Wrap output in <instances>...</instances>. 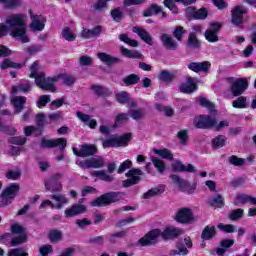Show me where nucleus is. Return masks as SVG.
I'll return each instance as SVG.
<instances>
[{"instance_id": "nucleus-1", "label": "nucleus", "mask_w": 256, "mask_h": 256, "mask_svg": "<svg viewBox=\"0 0 256 256\" xmlns=\"http://www.w3.org/2000/svg\"><path fill=\"white\" fill-rule=\"evenodd\" d=\"M10 33L11 37L20 41V43H29L27 36V15L11 14L6 18L4 24H0V37Z\"/></svg>"}, {"instance_id": "nucleus-2", "label": "nucleus", "mask_w": 256, "mask_h": 256, "mask_svg": "<svg viewBox=\"0 0 256 256\" xmlns=\"http://www.w3.org/2000/svg\"><path fill=\"white\" fill-rule=\"evenodd\" d=\"M29 76L35 78V83L40 89H43L44 91H51V93H55L57 91L55 83L59 81V77L45 78V73L39 72V62L36 61L30 66Z\"/></svg>"}, {"instance_id": "nucleus-3", "label": "nucleus", "mask_w": 256, "mask_h": 256, "mask_svg": "<svg viewBox=\"0 0 256 256\" xmlns=\"http://www.w3.org/2000/svg\"><path fill=\"white\" fill-rule=\"evenodd\" d=\"M11 231L14 235H17L10 242L11 247H17L22 243H27V229L19 223L11 225Z\"/></svg>"}, {"instance_id": "nucleus-4", "label": "nucleus", "mask_w": 256, "mask_h": 256, "mask_svg": "<svg viewBox=\"0 0 256 256\" xmlns=\"http://www.w3.org/2000/svg\"><path fill=\"white\" fill-rule=\"evenodd\" d=\"M131 141V133H127L121 136H112L103 142L104 149L109 147H127Z\"/></svg>"}, {"instance_id": "nucleus-5", "label": "nucleus", "mask_w": 256, "mask_h": 256, "mask_svg": "<svg viewBox=\"0 0 256 256\" xmlns=\"http://www.w3.org/2000/svg\"><path fill=\"white\" fill-rule=\"evenodd\" d=\"M175 221H177V223H182L185 225H189L191 223H195V221H197V219L195 218V215L193 214V210H191V208H180L177 213L176 216L174 217Z\"/></svg>"}, {"instance_id": "nucleus-6", "label": "nucleus", "mask_w": 256, "mask_h": 256, "mask_svg": "<svg viewBox=\"0 0 256 256\" xmlns=\"http://www.w3.org/2000/svg\"><path fill=\"white\" fill-rule=\"evenodd\" d=\"M81 169H102L105 167V159L102 156L87 159L85 161L76 162Z\"/></svg>"}, {"instance_id": "nucleus-7", "label": "nucleus", "mask_w": 256, "mask_h": 256, "mask_svg": "<svg viewBox=\"0 0 256 256\" xmlns=\"http://www.w3.org/2000/svg\"><path fill=\"white\" fill-rule=\"evenodd\" d=\"M17 193H19V184H11L1 194V205H9L15 197H17Z\"/></svg>"}, {"instance_id": "nucleus-8", "label": "nucleus", "mask_w": 256, "mask_h": 256, "mask_svg": "<svg viewBox=\"0 0 256 256\" xmlns=\"http://www.w3.org/2000/svg\"><path fill=\"white\" fill-rule=\"evenodd\" d=\"M249 88V82H247V78H238L234 82H232L230 86V91L233 97H239L247 91Z\"/></svg>"}, {"instance_id": "nucleus-9", "label": "nucleus", "mask_w": 256, "mask_h": 256, "mask_svg": "<svg viewBox=\"0 0 256 256\" xmlns=\"http://www.w3.org/2000/svg\"><path fill=\"white\" fill-rule=\"evenodd\" d=\"M117 201H119V196H117V193H106L92 201L91 205L92 207H105V205H109Z\"/></svg>"}, {"instance_id": "nucleus-10", "label": "nucleus", "mask_w": 256, "mask_h": 256, "mask_svg": "<svg viewBox=\"0 0 256 256\" xmlns=\"http://www.w3.org/2000/svg\"><path fill=\"white\" fill-rule=\"evenodd\" d=\"M31 19L30 31H43L45 29V22L47 21L42 15L33 13V10L28 11Z\"/></svg>"}, {"instance_id": "nucleus-11", "label": "nucleus", "mask_w": 256, "mask_h": 256, "mask_svg": "<svg viewBox=\"0 0 256 256\" xmlns=\"http://www.w3.org/2000/svg\"><path fill=\"white\" fill-rule=\"evenodd\" d=\"M51 199L56 201V204H53V202H51V200H45L41 203L40 209L47 207V205L50 206L52 209H61V207H63V205H67V203H69V200L61 194L52 195Z\"/></svg>"}, {"instance_id": "nucleus-12", "label": "nucleus", "mask_w": 256, "mask_h": 256, "mask_svg": "<svg viewBox=\"0 0 256 256\" xmlns=\"http://www.w3.org/2000/svg\"><path fill=\"white\" fill-rule=\"evenodd\" d=\"M140 175H143V171L141 169H131L126 173L127 180L123 182V187H131L133 185H137L139 181H141Z\"/></svg>"}, {"instance_id": "nucleus-13", "label": "nucleus", "mask_w": 256, "mask_h": 256, "mask_svg": "<svg viewBox=\"0 0 256 256\" xmlns=\"http://www.w3.org/2000/svg\"><path fill=\"white\" fill-rule=\"evenodd\" d=\"M215 118L207 115H200L194 121L197 129H213Z\"/></svg>"}, {"instance_id": "nucleus-14", "label": "nucleus", "mask_w": 256, "mask_h": 256, "mask_svg": "<svg viewBox=\"0 0 256 256\" xmlns=\"http://www.w3.org/2000/svg\"><path fill=\"white\" fill-rule=\"evenodd\" d=\"M221 29V24L212 23L209 28L205 32V39L209 41V43H217L219 41V30Z\"/></svg>"}, {"instance_id": "nucleus-15", "label": "nucleus", "mask_w": 256, "mask_h": 256, "mask_svg": "<svg viewBox=\"0 0 256 256\" xmlns=\"http://www.w3.org/2000/svg\"><path fill=\"white\" fill-rule=\"evenodd\" d=\"M74 155H76L77 157H91L93 155H95V153H97V146L91 144V145H82L80 147V150H78L77 148H73L72 149Z\"/></svg>"}, {"instance_id": "nucleus-16", "label": "nucleus", "mask_w": 256, "mask_h": 256, "mask_svg": "<svg viewBox=\"0 0 256 256\" xmlns=\"http://www.w3.org/2000/svg\"><path fill=\"white\" fill-rule=\"evenodd\" d=\"M40 145L41 147H47L48 149H51L53 147H59V149L63 151V149L67 147V140L65 138H57L51 140L42 139Z\"/></svg>"}, {"instance_id": "nucleus-17", "label": "nucleus", "mask_w": 256, "mask_h": 256, "mask_svg": "<svg viewBox=\"0 0 256 256\" xmlns=\"http://www.w3.org/2000/svg\"><path fill=\"white\" fill-rule=\"evenodd\" d=\"M160 235L161 231L159 229L152 230L139 240V244L142 245V247L153 245V243H157V239H159Z\"/></svg>"}, {"instance_id": "nucleus-18", "label": "nucleus", "mask_w": 256, "mask_h": 256, "mask_svg": "<svg viewBox=\"0 0 256 256\" xmlns=\"http://www.w3.org/2000/svg\"><path fill=\"white\" fill-rule=\"evenodd\" d=\"M232 23L239 27L243 23V16L247 13V8L244 6H235L232 11Z\"/></svg>"}, {"instance_id": "nucleus-19", "label": "nucleus", "mask_w": 256, "mask_h": 256, "mask_svg": "<svg viewBox=\"0 0 256 256\" xmlns=\"http://www.w3.org/2000/svg\"><path fill=\"white\" fill-rule=\"evenodd\" d=\"M87 211V207L83 204H74L70 208H67L64 213L67 219L71 217H77V215H81Z\"/></svg>"}, {"instance_id": "nucleus-20", "label": "nucleus", "mask_w": 256, "mask_h": 256, "mask_svg": "<svg viewBox=\"0 0 256 256\" xmlns=\"http://www.w3.org/2000/svg\"><path fill=\"white\" fill-rule=\"evenodd\" d=\"M179 90L181 93H193V91H197V81L189 77L186 82L179 87Z\"/></svg>"}, {"instance_id": "nucleus-21", "label": "nucleus", "mask_w": 256, "mask_h": 256, "mask_svg": "<svg viewBox=\"0 0 256 256\" xmlns=\"http://www.w3.org/2000/svg\"><path fill=\"white\" fill-rule=\"evenodd\" d=\"M76 116L90 129H95V127H97V120L93 119L90 115L78 111L76 112Z\"/></svg>"}, {"instance_id": "nucleus-22", "label": "nucleus", "mask_w": 256, "mask_h": 256, "mask_svg": "<svg viewBox=\"0 0 256 256\" xmlns=\"http://www.w3.org/2000/svg\"><path fill=\"white\" fill-rule=\"evenodd\" d=\"M76 116L90 129H95V127H97V120L93 119L90 115L78 111L76 112Z\"/></svg>"}, {"instance_id": "nucleus-23", "label": "nucleus", "mask_w": 256, "mask_h": 256, "mask_svg": "<svg viewBox=\"0 0 256 256\" xmlns=\"http://www.w3.org/2000/svg\"><path fill=\"white\" fill-rule=\"evenodd\" d=\"M172 169H173V171H186L187 173H195L194 165H191V164L184 165L179 160H174L172 162Z\"/></svg>"}, {"instance_id": "nucleus-24", "label": "nucleus", "mask_w": 256, "mask_h": 256, "mask_svg": "<svg viewBox=\"0 0 256 256\" xmlns=\"http://www.w3.org/2000/svg\"><path fill=\"white\" fill-rule=\"evenodd\" d=\"M209 67H211V63L204 62H191L188 64V69L190 71H194V73H199V71H208Z\"/></svg>"}, {"instance_id": "nucleus-25", "label": "nucleus", "mask_w": 256, "mask_h": 256, "mask_svg": "<svg viewBox=\"0 0 256 256\" xmlns=\"http://www.w3.org/2000/svg\"><path fill=\"white\" fill-rule=\"evenodd\" d=\"M102 31H103V28L101 26H97L92 30L84 28L81 32V37H83V39H91V37H99Z\"/></svg>"}, {"instance_id": "nucleus-26", "label": "nucleus", "mask_w": 256, "mask_h": 256, "mask_svg": "<svg viewBox=\"0 0 256 256\" xmlns=\"http://www.w3.org/2000/svg\"><path fill=\"white\" fill-rule=\"evenodd\" d=\"M132 31L133 33H136L137 35H139L142 41H144L148 45H153V39L151 38V35H149V32H147L145 29L139 28V27H133Z\"/></svg>"}, {"instance_id": "nucleus-27", "label": "nucleus", "mask_w": 256, "mask_h": 256, "mask_svg": "<svg viewBox=\"0 0 256 256\" xmlns=\"http://www.w3.org/2000/svg\"><path fill=\"white\" fill-rule=\"evenodd\" d=\"M153 13H156V15H159V13H161L164 19L167 18V13L163 12L161 6L157 4H152L147 10H145L143 12V17H151L153 16Z\"/></svg>"}, {"instance_id": "nucleus-28", "label": "nucleus", "mask_w": 256, "mask_h": 256, "mask_svg": "<svg viewBox=\"0 0 256 256\" xmlns=\"http://www.w3.org/2000/svg\"><path fill=\"white\" fill-rule=\"evenodd\" d=\"M98 59H100V61H102V63H105L106 65H113L115 63H119L121 61V59L115 57V56H111L105 52H101L97 54Z\"/></svg>"}, {"instance_id": "nucleus-29", "label": "nucleus", "mask_w": 256, "mask_h": 256, "mask_svg": "<svg viewBox=\"0 0 256 256\" xmlns=\"http://www.w3.org/2000/svg\"><path fill=\"white\" fill-rule=\"evenodd\" d=\"M12 105L16 109V113H21L23 111V105L27 103V97L25 96H14L11 99Z\"/></svg>"}, {"instance_id": "nucleus-30", "label": "nucleus", "mask_w": 256, "mask_h": 256, "mask_svg": "<svg viewBox=\"0 0 256 256\" xmlns=\"http://www.w3.org/2000/svg\"><path fill=\"white\" fill-rule=\"evenodd\" d=\"M179 235H181V231L175 227H168L161 233L162 239H165L166 241L167 239L179 237Z\"/></svg>"}, {"instance_id": "nucleus-31", "label": "nucleus", "mask_w": 256, "mask_h": 256, "mask_svg": "<svg viewBox=\"0 0 256 256\" xmlns=\"http://www.w3.org/2000/svg\"><path fill=\"white\" fill-rule=\"evenodd\" d=\"M45 188L48 191L57 192L63 189L61 183L57 181L54 177L50 178L48 181L45 182Z\"/></svg>"}, {"instance_id": "nucleus-32", "label": "nucleus", "mask_w": 256, "mask_h": 256, "mask_svg": "<svg viewBox=\"0 0 256 256\" xmlns=\"http://www.w3.org/2000/svg\"><path fill=\"white\" fill-rule=\"evenodd\" d=\"M208 203L209 205H211V207H215L216 209H221L225 205V202L223 201V196L219 194H217L216 196L210 197L208 199Z\"/></svg>"}, {"instance_id": "nucleus-33", "label": "nucleus", "mask_w": 256, "mask_h": 256, "mask_svg": "<svg viewBox=\"0 0 256 256\" xmlns=\"http://www.w3.org/2000/svg\"><path fill=\"white\" fill-rule=\"evenodd\" d=\"M161 41L163 45L166 46L167 49L175 50L177 49V42L173 40V38L168 34H163L161 36Z\"/></svg>"}, {"instance_id": "nucleus-34", "label": "nucleus", "mask_w": 256, "mask_h": 256, "mask_svg": "<svg viewBox=\"0 0 256 256\" xmlns=\"http://www.w3.org/2000/svg\"><path fill=\"white\" fill-rule=\"evenodd\" d=\"M116 99L118 103H122L123 105H125V103H128L129 107H135V105H137L135 101L129 100V94L127 92H120L116 94Z\"/></svg>"}, {"instance_id": "nucleus-35", "label": "nucleus", "mask_w": 256, "mask_h": 256, "mask_svg": "<svg viewBox=\"0 0 256 256\" xmlns=\"http://www.w3.org/2000/svg\"><path fill=\"white\" fill-rule=\"evenodd\" d=\"M165 193V188L163 186H158L152 188L143 194L144 199H151V197H157V195H162Z\"/></svg>"}, {"instance_id": "nucleus-36", "label": "nucleus", "mask_w": 256, "mask_h": 256, "mask_svg": "<svg viewBox=\"0 0 256 256\" xmlns=\"http://www.w3.org/2000/svg\"><path fill=\"white\" fill-rule=\"evenodd\" d=\"M91 177H98L101 181H106L110 183V181H113V176L107 174L105 170H98V171H92L90 172Z\"/></svg>"}, {"instance_id": "nucleus-37", "label": "nucleus", "mask_w": 256, "mask_h": 256, "mask_svg": "<svg viewBox=\"0 0 256 256\" xmlns=\"http://www.w3.org/2000/svg\"><path fill=\"white\" fill-rule=\"evenodd\" d=\"M232 107H234V109H247L249 107V104L247 103V97L239 96L232 102Z\"/></svg>"}, {"instance_id": "nucleus-38", "label": "nucleus", "mask_w": 256, "mask_h": 256, "mask_svg": "<svg viewBox=\"0 0 256 256\" xmlns=\"http://www.w3.org/2000/svg\"><path fill=\"white\" fill-rule=\"evenodd\" d=\"M120 51L124 57H128L129 59H141L143 57L138 51L129 50L123 46L120 47Z\"/></svg>"}, {"instance_id": "nucleus-39", "label": "nucleus", "mask_w": 256, "mask_h": 256, "mask_svg": "<svg viewBox=\"0 0 256 256\" xmlns=\"http://www.w3.org/2000/svg\"><path fill=\"white\" fill-rule=\"evenodd\" d=\"M154 153L161 157L162 159H167L168 161H171L173 159V154L169 149H154Z\"/></svg>"}, {"instance_id": "nucleus-40", "label": "nucleus", "mask_w": 256, "mask_h": 256, "mask_svg": "<svg viewBox=\"0 0 256 256\" xmlns=\"http://www.w3.org/2000/svg\"><path fill=\"white\" fill-rule=\"evenodd\" d=\"M28 91H31V84L29 82L12 87L13 95L19 92L28 93Z\"/></svg>"}, {"instance_id": "nucleus-41", "label": "nucleus", "mask_w": 256, "mask_h": 256, "mask_svg": "<svg viewBox=\"0 0 256 256\" xmlns=\"http://www.w3.org/2000/svg\"><path fill=\"white\" fill-rule=\"evenodd\" d=\"M225 143H227V137L223 135H219L212 140V146L214 149L225 147Z\"/></svg>"}, {"instance_id": "nucleus-42", "label": "nucleus", "mask_w": 256, "mask_h": 256, "mask_svg": "<svg viewBox=\"0 0 256 256\" xmlns=\"http://www.w3.org/2000/svg\"><path fill=\"white\" fill-rule=\"evenodd\" d=\"M216 233L215 226H206L202 232V239L209 240L212 237H215Z\"/></svg>"}, {"instance_id": "nucleus-43", "label": "nucleus", "mask_w": 256, "mask_h": 256, "mask_svg": "<svg viewBox=\"0 0 256 256\" xmlns=\"http://www.w3.org/2000/svg\"><path fill=\"white\" fill-rule=\"evenodd\" d=\"M0 5H3L6 9H13L21 5V0H0Z\"/></svg>"}, {"instance_id": "nucleus-44", "label": "nucleus", "mask_w": 256, "mask_h": 256, "mask_svg": "<svg viewBox=\"0 0 256 256\" xmlns=\"http://www.w3.org/2000/svg\"><path fill=\"white\" fill-rule=\"evenodd\" d=\"M139 79L140 78L137 76V74H131L123 79V83L126 85V87H129L130 85H137V83H139Z\"/></svg>"}, {"instance_id": "nucleus-45", "label": "nucleus", "mask_w": 256, "mask_h": 256, "mask_svg": "<svg viewBox=\"0 0 256 256\" xmlns=\"http://www.w3.org/2000/svg\"><path fill=\"white\" fill-rule=\"evenodd\" d=\"M62 37L66 41H75V39H77V36L75 35V33H73V30H71L69 27H65L62 30Z\"/></svg>"}, {"instance_id": "nucleus-46", "label": "nucleus", "mask_w": 256, "mask_h": 256, "mask_svg": "<svg viewBox=\"0 0 256 256\" xmlns=\"http://www.w3.org/2000/svg\"><path fill=\"white\" fill-rule=\"evenodd\" d=\"M119 39H120V41H122L123 43H126V45H129L130 47H138L139 46V42L129 38V36L127 34H120Z\"/></svg>"}, {"instance_id": "nucleus-47", "label": "nucleus", "mask_w": 256, "mask_h": 256, "mask_svg": "<svg viewBox=\"0 0 256 256\" xmlns=\"http://www.w3.org/2000/svg\"><path fill=\"white\" fill-rule=\"evenodd\" d=\"M9 68H13V69H21V64H17L12 62L9 59H5L1 64H0V69H9Z\"/></svg>"}, {"instance_id": "nucleus-48", "label": "nucleus", "mask_w": 256, "mask_h": 256, "mask_svg": "<svg viewBox=\"0 0 256 256\" xmlns=\"http://www.w3.org/2000/svg\"><path fill=\"white\" fill-rule=\"evenodd\" d=\"M54 77H58V81L59 79H63L64 85H67L68 87H71V85H74L76 81V78L74 76H69V75L60 74Z\"/></svg>"}, {"instance_id": "nucleus-49", "label": "nucleus", "mask_w": 256, "mask_h": 256, "mask_svg": "<svg viewBox=\"0 0 256 256\" xmlns=\"http://www.w3.org/2000/svg\"><path fill=\"white\" fill-rule=\"evenodd\" d=\"M51 243H57V241H61L63 234L59 230H51L48 235Z\"/></svg>"}, {"instance_id": "nucleus-50", "label": "nucleus", "mask_w": 256, "mask_h": 256, "mask_svg": "<svg viewBox=\"0 0 256 256\" xmlns=\"http://www.w3.org/2000/svg\"><path fill=\"white\" fill-rule=\"evenodd\" d=\"M151 161L159 173H163L165 171V163L161 159L152 157Z\"/></svg>"}, {"instance_id": "nucleus-51", "label": "nucleus", "mask_w": 256, "mask_h": 256, "mask_svg": "<svg viewBox=\"0 0 256 256\" xmlns=\"http://www.w3.org/2000/svg\"><path fill=\"white\" fill-rule=\"evenodd\" d=\"M187 45L188 47H193L194 49H198V47L201 46V43L197 39V36H195L193 33H190L188 37Z\"/></svg>"}, {"instance_id": "nucleus-52", "label": "nucleus", "mask_w": 256, "mask_h": 256, "mask_svg": "<svg viewBox=\"0 0 256 256\" xmlns=\"http://www.w3.org/2000/svg\"><path fill=\"white\" fill-rule=\"evenodd\" d=\"M225 127H229V121L223 120L218 123L217 120L214 118V124L212 126V129H214V131H223Z\"/></svg>"}, {"instance_id": "nucleus-53", "label": "nucleus", "mask_w": 256, "mask_h": 256, "mask_svg": "<svg viewBox=\"0 0 256 256\" xmlns=\"http://www.w3.org/2000/svg\"><path fill=\"white\" fill-rule=\"evenodd\" d=\"M173 78V74L167 70H164L159 74L160 81H164L165 83H170V81H173Z\"/></svg>"}, {"instance_id": "nucleus-54", "label": "nucleus", "mask_w": 256, "mask_h": 256, "mask_svg": "<svg viewBox=\"0 0 256 256\" xmlns=\"http://www.w3.org/2000/svg\"><path fill=\"white\" fill-rule=\"evenodd\" d=\"M129 115L135 121H139V119H143L145 117V110H143V109L132 110V111H129Z\"/></svg>"}, {"instance_id": "nucleus-55", "label": "nucleus", "mask_w": 256, "mask_h": 256, "mask_svg": "<svg viewBox=\"0 0 256 256\" xmlns=\"http://www.w3.org/2000/svg\"><path fill=\"white\" fill-rule=\"evenodd\" d=\"M186 31L182 26H176L173 31V36L177 41H183V34H185Z\"/></svg>"}, {"instance_id": "nucleus-56", "label": "nucleus", "mask_w": 256, "mask_h": 256, "mask_svg": "<svg viewBox=\"0 0 256 256\" xmlns=\"http://www.w3.org/2000/svg\"><path fill=\"white\" fill-rule=\"evenodd\" d=\"M21 178V171L19 170H9L6 173V179H10L11 181H17V179Z\"/></svg>"}, {"instance_id": "nucleus-57", "label": "nucleus", "mask_w": 256, "mask_h": 256, "mask_svg": "<svg viewBox=\"0 0 256 256\" xmlns=\"http://www.w3.org/2000/svg\"><path fill=\"white\" fill-rule=\"evenodd\" d=\"M49 101H51V96L42 95L39 97V99L37 101V107L39 109H43V107H45V105H47V103H49Z\"/></svg>"}, {"instance_id": "nucleus-58", "label": "nucleus", "mask_w": 256, "mask_h": 256, "mask_svg": "<svg viewBox=\"0 0 256 256\" xmlns=\"http://www.w3.org/2000/svg\"><path fill=\"white\" fill-rule=\"evenodd\" d=\"M250 195L247 194H237L235 205H239V203H242V205H245L246 203H249Z\"/></svg>"}, {"instance_id": "nucleus-59", "label": "nucleus", "mask_w": 256, "mask_h": 256, "mask_svg": "<svg viewBox=\"0 0 256 256\" xmlns=\"http://www.w3.org/2000/svg\"><path fill=\"white\" fill-rule=\"evenodd\" d=\"M229 163L231 165H235L236 167H241V166L245 165V159L239 158L237 156H231L229 158Z\"/></svg>"}, {"instance_id": "nucleus-60", "label": "nucleus", "mask_w": 256, "mask_h": 256, "mask_svg": "<svg viewBox=\"0 0 256 256\" xmlns=\"http://www.w3.org/2000/svg\"><path fill=\"white\" fill-rule=\"evenodd\" d=\"M9 143L12 145H25V143H27V138L23 136L12 137L9 139Z\"/></svg>"}, {"instance_id": "nucleus-61", "label": "nucleus", "mask_w": 256, "mask_h": 256, "mask_svg": "<svg viewBox=\"0 0 256 256\" xmlns=\"http://www.w3.org/2000/svg\"><path fill=\"white\" fill-rule=\"evenodd\" d=\"M164 5L174 13V15H177L179 13V9L177 6H175V1L173 0H164Z\"/></svg>"}, {"instance_id": "nucleus-62", "label": "nucleus", "mask_w": 256, "mask_h": 256, "mask_svg": "<svg viewBox=\"0 0 256 256\" xmlns=\"http://www.w3.org/2000/svg\"><path fill=\"white\" fill-rule=\"evenodd\" d=\"M8 256H29V253L23 251L22 248L12 249L8 252Z\"/></svg>"}, {"instance_id": "nucleus-63", "label": "nucleus", "mask_w": 256, "mask_h": 256, "mask_svg": "<svg viewBox=\"0 0 256 256\" xmlns=\"http://www.w3.org/2000/svg\"><path fill=\"white\" fill-rule=\"evenodd\" d=\"M188 253H189V250H187V248H185V246H178V250L170 251V256L187 255Z\"/></svg>"}, {"instance_id": "nucleus-64", "label": "nucleus", "mask_w": 256, "mask_h": 256, "mask_svg": "<svg viewBox=\"0 0 256 256\" xmlns=\"http://www.w3.org/2000/svg\"><path fill=\"white\" fill-rule=\"evenodd\" d=\"M207 9L201 8L194 13V19H207Z\"/></svg>"}]
</instances>
